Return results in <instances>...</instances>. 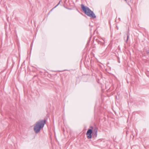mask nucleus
<instances>
[{
	"mask_svg": "<svg viewBox=\"0 0 149 149\" xmlns=\"http://www.w3.org/2000/svg\"><path fill=\"white\" fill-rule=\"evenodd\" d=\"M45 120H40L37 122L34 125V130L36 133H38L42 128L45 124Z\"/></svg>",
	"mask_w": 149,
	"mask_h": 149,
	"instance_id": "obj_1",
	"label": "nucleus"
},
{
	"mask_svg": "<svg viewBox=\"0 0 149 149\" xmlns=\"http://www.w3.org/2000/svg\"><path fill=\"white\" fill-rule=\"evenodd\" d=\"M81 8L84 13L88 16L93 18L96 17V16L88 7H85L83 5H81Z\"/></svg>",
	"mask_w": 149,
	"mask_h": 149,
	"instance_id": "obj_2",
	"label": "nucleus"
},
{
	"mask_svg": "<svg viewBox=\"0 0 149 149\" xmlns=\"http://www.w3.org/2000/svg\"><path fill=\"white\" fill-rule=\"evenodd\" d=\"M93 132L92 130L91 129H88L86 134L87 135V138L88 139H91L92 138L91 134Z\"/></svg>",
	"mask_w": 149,
	"mask_h": 149,
	"instance_id": "obj_3",
	"label": "nucleus"
},
{
	"mask_svg": "<svg viewBox=\"0 0 149 149\" xmlns=\"http://www.w3.org/2000/svg\"><path fill=\"white\" fill-rule=\"evenodd\" d=\"M97 127H95L94 129L93 130V133H97Z\"/></svg>",
	"mask_w": 149,
	"mask_h": 149,
	"instance_id": "obj_4",
	"label": "nucleus"
},
{
	"mask_svg": "<svg viewBox=\"0 0 149 149\" xmlns=\"http://www.w3.org/2000/svg\"><path fill=\"white\" fill-rule=\"evenodd\" d=\"M129 35H128V34H127V39H126V42H127L128 41V39H129Z\"/></svg>",
	"mask_w": 149,
	"mask_h": 149,
	"instance_id": "obj_5",
	"label": "nucleus"
},
{
	"mask_svg": "<svg viewBox=\"0 0 149 149\" xmlns=\"http://www.w3.org/2000/svg\"><path fill=\"white\" fill-rule=\"evenodd\" d=\"M97 133H93V134H94V135L95 136V137H96L97 136Z\"/></svg>",
	"mask_w": 149,
	"mask_h": 149,
	"instance_id": "obj_6",
	"label": "nucleus"
},
{
	"mask_svg": "<svg viewBox=\"0 0 149 149\" xmlns=\"http://www.w3.org/2000/svg\"><path fill=\"white\" fill-rule=\"evenodd\" d=\"M60 3H59L57 4L55 7H54V8H56V7H57L58 5Z\"/></svg>",
	"mask_w": 149,
	"mask_h": 149,
	"instance_id": "obj_7",
	"label": "nucleus"
},
{
	"mask_svg": "<svg viewBox=\"0 0 149 149\" xmlns=\"http://www.w3.org/2000/svg\"><path fill=\"white\" fill-rule=\"evenodd\" d=\"M60 3H59L57 4L55 7H54V8H56V7H57L58 5Z\"/></svg>",
	"mask_w": 149,
	"mask_h": 149,
	"instance_id": "obj_8",
	"label": "nucleus"
},
{
	"mask_svg": "<svg viewBox=\"0 0 149 149\" xmlns=\"http://www.w3.org/2000/svg\"><path fill=\"white\" fill-rule=\"evenodd\" d=\"M60 3H59L57 4L55 7H54V8H56V7H57L58 5Z\"/></svg>",
	"mask_w": 149,
	"mask_h": 149,
	"instance_id": "obj_9",
	"label": "nucleus"
},
{
	"mask_svg": "<svg viewBox=\"0 0 149 149\" xmlns=\"http://www.w3.org/2000/svg\"><path fill=\"white\" fill-rule=\"evenodd\" d=\"M60 3H59L57 4L55 7H54V8H56V7H57L58 5Z\"/></svg>",
	"mask_w": 149,
	"mask_h": 149,
	"instance_id": "obj_10",
	"label": "nucleus"
},
{
	"mask_svg": "<svg viewBox=\"0 0 149 149\" xmlns=\"http://www.w3.org/2000/svg\"><path fill=\"white\" fill-rule=\"evenodd\" d=\"M91 128H93V127H91Z\"/></svg>",
	"mask_w": 149,
	"mask_h": 149,
	"instance_id": "obj_11",
	"label": "nucleus"
},
{
	"mask_svg": "<svg viewBox=\"0 0 149 149\" xmlns=\"http://www.w3.org/2000/svg\"><path fill=\"white\" fill-rule=\"evenodd\" d=\"M127 0H125V1H126Z\"/></svg>",
	"mask_w": 149,
	"mask_h": 149,
	"instance_id": "obj_12",
	"label": "nucleus"
}]
</instances>
